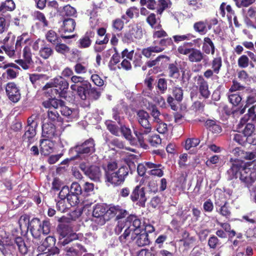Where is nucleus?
I'll use <instances>...</instances> for the list:
<instances>
[{"label":"nucleus","instance_id":"6e6d98bb","mask_svg":"<svg viewBox=\"0 0 256 256\" xmlns=\"http://www.w3.org/2000/svg\"><path fill=\"white\" fill-rule=\"evenodd\" d=\"M94 190V184L88 182H85L82 188V196H88Z\"/></svg>","mask_w":256,"mask_h":256},{"label":"nucleus","instance_id":"774afa93","mask_svg":"<svg viewBox=\"0 0 256 256\" xmlns=\"http://www.w3.org/2000/svg\"><path fill=\"white\" fill-rule=\"evenodd\" d=\"M64 14L68 16H74L76 14V8L70 4H67L63 7L62 8Z\"/></svg>","mask_w":256,"mask_h":256},{"label":"nucleus","instance_id":"f8f14e48","mask_svg":"<svg viewBox=\"0 0 256 256\" xmlns=\"http://www.w3.org/2000/svg\"><path fill=\"white\" fill-rule=\"evenodd\" d=\"M214 204L216 211L220 214L226 218H230L231 216L230 208L224 194H220L218 198L215 195Z\"/></svg>","mask_w":256,"mask_h":256},{"label":"nucleus","instance_id":"473e14b6","mask_svg":"<svg viewBox=\"0 0 256 256\" xmlns=\"http://www.w3.org/2000/svg\"><path fill=\"white\" fill-rule=\"evenodd\" d=\"M59 110L62 116L67 117L70 120H72L74 119H77L78 118V112L77 110L70 108L68 107L65 106L64 104L61 106Z\"/></svg>","mask_w":256,"mask_h":256},{"label":"nucleus","instance_id":"423d86ee","mask_svg":"<svg viewBox=\"0 0 256 256\" xmlns=\"http://www.w3.org/2000/svg\"><path fill=\"white\" fill-rule=\"evenodd\" d=\"M71 81L74 84L70 86V88L76 92L81 100H86L88 98L87 94L92 86L91 84L85 80L84 78L76 76H72Z\"/></svg>","mask_w":256,"mask_h":256},{"label":"nucleus","instance_id":"49530a36","mask_svg":"<svg viewBox=\"0 0 256 256\" xmlns=\"http://www.w3.org/2000/svg\"><path fill=\"white\" fill-rule=\"evenodd\" d=\"M105 124L107 129L112 134L116 136H119L120 128L117 125L113 124L112 120H106L105 122Z\"/></svg>","mask_w":256,"mask_h":256},{"label":"nucleus","instance_id":"9d476101","mask_svg":"<svg viewBox=\"0 0 256 256\" xmlns=\"http://www.w3.org/2000/svg\"><path fill=\"white\" fill-rule=\"evenodd\" d=\"M130 200L140 207L145 208L148 200L146 196V188L140 184L134 186L132 190Z\"/></svg>","mask_w":256,"mask_h":256},{"label":"nucleus","instance_id":"4468645a","mask_svg":"<svg viewBox=\"0 0 256 256\" xmlns=\"http://www.w3.org/2000/svg\"><path fill=\"white\" fill-rule=\"evenodd\" d=\"M108 212V205L105 204H97L92 211V216L96 218L95 222L99 226H104L108 219L106 218Z\"/></svg>","mask_w":256,"mask_h":256},{"label":"nucleus","instance_id":"052dcab7","mask_svg":"<svg viewBox=\"0 0 256 256\" xmlns=\"http://www.w3.org/2000/svg\"><path fill=\"white\" fill-rule=\"evenodd\" d=\"M256 102V93L252 94L248 96L246 104L244 107L240 110V113L243 114L245 112L246 108H248L250 104Z\"/></svg>","mask_w":256,"mask_h":256},{"label":"nucleus","instance_id":"4be33fe9","mask_svg":"<svg viewBox=\"0 0 256 256\" xmlns=\"http://www.w3.org/2000/svg\"><path fill=\"white\" fill-rule=\"evenodd\" d=\"M42 137L46 139H52L58 136V132L54 124L51 122L44 124L42 126Z\"/></svg>","mask_w":256,"mask_h":256},{"label":"nucleus","instance_id":"e2e57ef3","mask_svg":"<svg viewBox=\"0 0 256 256\" xmlns=\"http://www.w3.org/2000/svg\"><path fill=\"white\" fill-rule=\"evenodd\" d=\"M126 14L128 18L133 19L136 16L138 17L139 15V10L136 6H131L128 8L126 12Z\"/></svg>","mask_w":256,"mask_h":256},{"label":"nucleus","instance_id":"f03ea898","mask_svg":"<svg viewBox=\"0 0 256 256\" xmlns=\"http://www.w3.org/2000/svg\"><path fill=\"white\" fill-rule=\"evenodd\" d=\"M96 141L92 138H90L83 142H78L70 149L69 154L71 156L69 160H74L90 156L96 152Z\"/></svg>","mask_w":256,"mask_h":256},{"label":"nucleus","instance_id":"2eb2a0df","mask_svg":"<svg viewBox=\"0 0 256 256\" xmlns=\"http://www.w3.org/2000/svg\"><path fill=\"white\" fill-rule=\"evenodd\" d=\"M128 214V212L119 205H108V212L106 215L108 221L115 218L116 220H120L126 217Z\"/></svg>","mask_w":256,"mask_h":256},{"label":"nucleus","instance_id":"680f3d73","mask_svg":"<svg viewBox=\"0 0 256 256\" xmlns=\"http://www.w3.org/2000/svg\"><path fill=\"white\" fill-rule=\"evenodd\" d=\"M160 46H158L159 48H162V50L165 49L166 48L173 45V42L171 38L168 37L164 38H162L158 42Z\"/></svg>","mask_w":256,"mask_h":256},{"label":"nucleus","instance_id":"69168bd1","mask_svg":"<svg viewBox=\"0 0 256 256\" xmlns=\"http://www.w3.org/2000/svg\"><path fill=\"white\" fill-rule=\"evenodd\" d=\"M128 226V224L126 222V219L124 220H118L117 224L114 228V232L116 234L119 235L122 233V230L124 227Z\"/></svg>","mask_w":256,"mask_h":256},{"label":"nucleus","instance_id":"c756f323","mask_svg":"<svg viewBox=\"0 0 256 256\" xmlns=\"http://www.w3.org/2000/svg\"><path fill=\"white\" fill-rule=\"evenodd\" d=\"M86 176L92 180L99 181L102 176V172L99 166L95 165H91L88 166V170Z\"/></svg>","mask_w":256,"mask_h":256},{"label":"nucleus","instance_id":"9b49d317","mask_svg":"<svg viewBox=\"0 0 256 256\" xmlns=\"http://www.w3.org/2000/svg\"><path fill=\"white\" fill-rule=\"evenodd\" d=\"M58 231L60 236L62 237L60 238L59 242L60 243L62 246H65L69 244L73 240H81L83 238L82 234L80 233L76 234L72 232L68 234L67 232L68 227L64 224H58Z\"/></svg>","mask_w":256,"mask_h":256},{"label":"nucleus","instance_id":"dca6fc26","mask_svg":"<svg viewBox=\"0 0 256 256\" xmlns=\"http://www.w3.org/2000/svg\"><path fill=\"white\" fill-rule=\"evenodd\" d=\"M122 61L120 64H130V61L134 64H140L142 62V56L140 54H134V50H128V48L124 49L121 52Z\"/></svg>","mask_w":256,"mask_h":256},{"label":"nucleus","instance_id":"bb28decb","mask_svg":"<svg viewBox=\"0 0 256 256\" xmlns=\"http://www.w3.org/2000/svg\"><path fill=\"white\" fill-rule=\"evenodd\" d=\"M16 8V5L13 0H6L0 4V15L6 16L8 12H12Z\"/></svg>","mask_w":256,"mask_h":256},{"label":"nucleus","instance_id":"e433bc0d","mask_svg":"<svg viewBox=\"0 0 256 256\" xmlns=\"http://www.w3.org/2000/svg\"><path fill=\"white\" fill-rule=\"evenodd\" d=\"M182 237L180 242H182L184 246L186 248H190L196 240V237L190 236V233L186 230L182 232Z\"/></svg>","mask_w":256,"mask_h":256},{"label":"nucleus","instance_id":"4d7b16f0","mask_svg":"<svg viewBox=\"0 0 256 256\" xmlns=\"http://www.w3.org/2000/svg\"><path fill=\"white\" fill-rule=\"evenodd\" d=\"M193 38L194 36L190 33L183 35H174L172 36L174 42L176 44L184 40H189Z\"/></svg>","mask_w":256,"mask_h":256},{"label":"nucleus","instance_id":"2f4dec72","mask_svg":"<svg viewBox=\"0 0 256 256\" xmlns=\"http://www.w3.org/2000/svg\"><path fill=\"white\" fill-rule=\"evenodd\" d=\"M65 104L64 102L61 100L56 98V97H52L48 100L43 102L42 105L46 108H48L49 110H53L60 108L61 106Z\"/></svg>","mask_w":256,"mask_h":256},{"label":"nucleus","instance_id":"f257e3e1","mask_svg":"<svg viewBox=\"0 0 256 256\" xmlns=\"http://www.w3.org/2000/svg\"><path fill=\"white\" fill-rule=\"evenodd\" d=\"M228 180H236L238 178L244 187L250 191V188L256 180V170L252 171L251 168L242 161L235 160L226 172Z\"/></svg>","mask_w":256,"mask_h":256},{"label":"nucleus","instance_id":"ea45409f","mask_svg":"<svg viewBox=\"0 0 256 256\" xmlns=\"http://www.w3.org/2000/svg\"><path fill=\"white\" fill-rule=\"evenodd\" d=\"M54 54L53 50L50 47L49 44L46 42L45 44L42 48L39 51L40 56L46 60L48 58Z\"/></svg>","mask_w":256,"mask_h":256},{"label":"nucleus","instance_id":"5701e85b","mask_svg":"<svg viewBox=\"0 0 256 256\" xmlns=\"http://www.w3.org/2000/svg\"><path fill=\"white\" fill-rule=\"evenodd\" d=\"M95 36V32L92 30L87 31L77 42V46L80 48H89L92 43V39Z\"/></svg>","mask_w":256,"mask_h":256},{"label":"nucleus","instance_id":"58836bf2","mask_svg":"<svg viewBox=\"0 0 256 256\" xmlns=\"http://www.w3.org/2000/svg\"><path fill=\"white\" fill-rule=\"evenodd\" d=\"M14 243L17 246L18 251L20 254H25L28 253V247L22 237H16L14 239Z\"/></svg>","mask_w":256,"mask_h":256},{"label":"nucleus","instance_id":"09e8293b","mask_svg":"<svg viewBox=\"0 0 256 256\" xmlns=\"http://www.w3.org/2000/svg\"><path fill=\"white\" fill-rule=\"evenodd\" d=\"M228 98L229 102L234 106H239L242 100L241 96L238 92L229 94Z\"/></svg>","mask_w":256,"mask_h":256},{"label":"nucleus","instance_id":"c85d7f7f","mask_svg":"<svg viewBox=\"0 0 256 256\" xmlns=\"http://www.w3.org/2000/svg\"><path fill=\"white\" fill-rule=\"evenodd\" d=\"M136 234V236L134 237L132 236L131 239L133 240H136V243L138 246H144L150 244L148 234L146 232H142L141 230Z\"/></svg>","mask_w":256,"mask_h":256},{"label":"nucleus","instance_id":"79ce46f5","mask_svg":"<svg viewBox=\"0 0 256 256\" xmlns=\"http://www.w3.org/2000/svg\"><path fill=\"white\" fill-rule=\"evenodd\" d=\"M193 43L191 42H185L178 47V52L179 54H190L193 48Z\"/></svg>","mask_w":256,"mask_h":256},{"label":"nucleus","instance_id":"1a4fd4ad","mask_svg":"<svg viewBox=\"0 0 256 256\" xmlns=\"http://www.w3.org/2000/svg\"><path fill=\"white\" fill-rule=\"evenodd\" d=\"M140 4L146 6L148 10H156L158 14H162L164 10L172 5L170 0H140Z\"/></svg>","mask_w":256,"mask_h":256},{"label":"nucleus","instance_id":"f3484780","mask_svg":"<svg viewBox=\"0 0 256 256\" xmlns=\"http://www.w3.org/2000/svg\"><path fill=\"white\" fill-rule=\"evenodd\" d=\"M142 36L143 34L142 26L136 24L135 26H132L124 34L123 41L125 42L130 43L136 40L141 39Z\"/></svg>","mask_w":256,"mask_h":256},{"label":"nucleus","instance_id":"37998d69","mask_svg":"<svg viewBox=\"0 0 256 256\" xmlns=\"http://www.w3.org/2000/svg\"><path fill=\"white\" fill-rule=\"evenodd\" d=\"M222 242L215 235H211L208 241V245L210 248L216 250L218 247H220Z\"/></svg>","mask_w":256,"mask_h":256},{"label":"nucleus","instance_id":"a18cd8bd","mask_svg":"<svg viewBox=\"0 0 256 256\" xmlns=\"http://www.w3.org/2000/svg\"><path fill=\"white\" fill-rule=\"evenodd\" d=\"M48 119L54 122H62L63 119L60 116L58 111L54 108L53 110H48Z\"/></svg>","mask_w":256,"mask_h":256},{"label":"nucleus","instance_id":"3c124183","mask_svg":"<svg viewBox=\"0 0 256 256\" xmlns=\"http://www.w3.org/2000/svg\"><path fill=\"white\" fill-rule=\"evenodd\" d=\"M124 22L120 18H116L112 21V26L116 32H120L124 28Z\"/></svg>","mask_w":256,"mask_h":256},{"label":"nucleus","instance_id":"20e7f679","mask_svg":"<svg viewBox=\"0 0 256 256\" xmlns=\"http://www.w3.org/2000/svg\"><path fill=\"white\" fill-rule=\"evenodd\" d=\"M50 228L51 224L48 220H44L41 222L38 218H32L29 222L27 228L35 238H39L41 234H48L50 232Z\"/></svg>","mask_w":256,"mask_h":256},{"label":"nucleus","instance_id":"b1692460","mask_svg":"<svg viewBox=\"0 0 256 256\" xmlns=\"http://www.w3.org/2000/svg\"><path fill=\"white\" fill-rule=\"evenodd\" d=\"M126 219L128 226L132 228L131 230L133 232H140L144 230V225L142 224L141 220L136 214H130Z\"/></svg>","mask_w":256,"mask_h":256},{"label":"nucleus","instance_id":"c9c22d12","mask_svg":"<svg viewBox=\"0 0 256 256\" xmlns=\"http://www.w3.org/2000/svg\"><path fill=\"white\" fill-rule=\"evenodd\" d=\"M22 56L23 60H16V62H19L20 64H30L31 62L34 64L32 58V54L30 46H24L22 51Z\"/></svg>","mask_w":256,"mask_h":256},{"label":"nucleus","instance_id":"0eeeda50","mask_svg":"<svg viewBox=\"0 0 256 256\" xmlns=\"http://www.w3.org/2000/svg\"><path fill=\"white\" fill-rule=\"evenodd\" d=\"M54 88L50 89L48 94L50 98L56 97L65 98L69 87V84L64 78L62 76L56 78L54 79Z\"/></svg>","mask_w":256,"mask_h":256},{"label":"nucleus","instance_id":"4c0bfd02","mask_svg":"<svg viewBox=\"0 0 256 256\" xmlns=\"http://www.w3.org/2000/svg\"><path fill=\"white\" fill-rule=\"evenodd\" d=\"M76 26L75 20L70 18L64 19L63 21L62 30L64 33L74 31Z\"/></svg>","mask_w":256,"mask_h":256},{"label":"nucleus","instance_id":"cd10ccee","mask_svg":"<svg viewBox=\"0 0 256 256\" xmlns=\"http://www.w3.org/2000/svg\"><path fill=\"white\" fill-rule=\"evenodd\" d=\"M220 122L215 120H207L204 124L206 128L214 134H219L222 132Z\"/></svg>","mask_w":256,"mask_h":256},{"label":"nucleus","instance_id":"338daca9","mask_svg":"<svg viewBox=\"0 0 256 256\" xmlns=\"http://www.w3.org/2000/svg\"><path fill=\"white\" fill-rule=\"evenodd\" d=\"M131 228H132L130 226H127L124 230L123 234L119 236L118 240L120 242L125 243L126 242V240L130 236V234L133 231L132 230H131Z\"/></svg>","mask_w":256,"mask_h":256},{"label":"nucleus","instance_id":"bf43d9fd","mask_svg":"<svg viewBox=\"0 0 256 256\" xmlns=\"http://www.w3.org/2000/svg\"><path fill=\"white\" fill-rule=\"evenodd\" d=\"M162 51V48H159L158 46H150L147 48H144L142 50V54L146 57L148 58L150 56L152 52H159Z\"/></svg>","mask_w":256,"mask_h":256},{"label":"nucleus","instance_id":"aec40b11","mask_svg":"<svg viewBox=\"0 0 256 256\" xmlns=\"http://www.w3.org/2000/svg\"><path fill=\"white\" fill-rule=\"evenodd\" d=\"M217 23L218 20L216 18L212 20V23L206 20L204 21H198L194 24V29L200 34H204L207 32L208 30H210L212 28V24H216Z\"/></svg>","mask_w":256,"mask_h":256},{"label":"nucleus","instance_id":"ddd939ff","mask_svg":"<svg viewBox=\"0 0 256 256\" xmlns=\"http://www.w3.org/2000/svg\"><path fill=\"white\" fill-rule=\"evenodd\" d=\"M8 238L6 231L0 228V252L4 256H10L15 250L14 244L8 242Z\"/></svg>","mask_w":256,"mask_h":256},{"label":"nucleus","instance_id":"a211bd4d","mask_svg":"<svg viewBox=\"0 0 256 256\" xmlns=\"http://www.w3.org/2000/svg\"><path fill=\"white\" fill-rule=\"evenodd\" d=\"M16 41V36L11 32H9L7 36L3 40V45L1 48L10 56H14L15 53V46H14Z\"/></svg>","mask_w":256,"mask_h":256},{"label":"nucleus","instance_id":"8fccbe9b","mask_svg":"<svg viewBox=\"0 0 256 256\" xmlns=\"http://www.w3.org/2000/svg\"><path fill=\"white\" fill-rule=\"evenodd\" d=\"M55 50L56 52L62 54H66L70 52V48L66 44L58 42L55 44Z\"/></svg>","mask_w":256,"mask_h":256},{"label":"nucleus","instance_id":"7c9ffc66","mask_svg":"<svg viewBox=\"0 0 256 256\" xmlns=\"http://www.w3.org/2000/svg\"><path fill=\"white\" fill-rule=\"evenodd\" d=\"M54 144L49 139L40 140V150L44 156L48 155L53 150Z\"/></svg>","mask_w":256,"mask_h":256},{"label":"nucleus","instance_id":"0e129e2a","mask_svg":"<svg viewBox=\"0 0 256 256\" xmlns=\"http://www.w3.org/2000/svg\"><path fill=\"white\" fill-rule=\"evenodd\" d=\"M69 190L72 194H75L80 196L82 195V188L78 182H72Z\"/></svg>","mask_w":256,"mask_h":256},{"label":"nucleus","instance_id":"603ef678","mask_svg":"<svg viewBox=\"0 0 256 256\" xmlns=\"http://www.w3.org/2000/svg\"><path fill=\"white\" fill-rule=\"evenodd\" d=\"M150 114L152 116L154 121L156 122H160V120H162L160 118V116L161 113L158 110L157 106L155 104H152L150 107Z\"/></svg>","mask_w":256,"mask_h":256},{"label":"nucleus","instance_id":"6ab92c4d","mask_svg":"<svg viewBox=\"0 0 256 256\" xmlns=\"http://www.w3.org/2000/svg\"><path fill=\"white\" fill-rule=\"evenodd\" d=\"M6 91L9 100L13 102H17L20 99V90L14 82H8L6 86Z\"/></svg>","mask_w":256,"mask_h":256},{"label":"nucleus","instance_id":"864d4df0","mask_svg":"<svg viewBox=\"0 0 256 256\" xmlns=\"http://www.w3.org/2000/svg\"><path fill=\"white\" fill-rule=\"evenodd\" d=\"M200 142V140L198 138H189L186 140L184 148L186 150H188L192 148H195L198 146Z\"/></svg>","mask_w":256,"mask_h":256},{"label":"nucleus","instance_id":"de8ad7c7","mask_svg":"<svg viewBox=\"0 0 256 256\" xmlns=\"http://www.w3.org/2000/svg\"><path fill=\"white\" fill-rule=\"evenodd\" d=\"M100 95L101 92L98 90L97 88L91 86L86 96H88L87 99L92 101L96 100L100 98Z\"/></svg>","mask_w":256,"mask_h":256},{"label":"nucleus","instance_id":"72a5a7b5","mask_svg":"<svg viewBox=\"0 0 256 256\" xmlns=\"http://www.w3.org/2000/svg\"><path fill=\"white\" fill-rule=\"evenodd\" d=\"M205 57L206 56L200 50L193 48L188 55V60L192 62H198L204 60Z\"/></svg>","mask_w":256,"mask_h":256},{"label":"nucleus","instance_id":"a878e982","mask_svg":"<svg viewBox=\"0 0 256 256\" xmlns=\"http://www.w3.org/2000/svg\"><path fill=\"white\" fill-rule=\"evenodd\" d=\"M146 164L147 168L150 169L148 172L149 174L160 178L164 175V167L161 164H156L148 162H146Z\"/></svg>","mask_w":256,"mask_h":256},{"label":"nucleus","instance_id":"39448f33","mask_svg":"<svg viewBox=\"0 0 256 256\" xmlns=\"http://www.w3.org/2000/svg\"><path fill=\"white\" fill-rule=\"evenodd\" d=\"M38 116L32 114L27 120V124L24 128V134L22 136V142L27 146L34 143L36 135V129L38 126Z\"/></svg>","mask_w":256,"mask_h":256},{"label":"nucleus","instance_id":"a19ab883","mask_svg":"<svg viewBox=\"0 0 256 256\" xmlns=\"http://www.w3.org/2000/svg\"><path fill=\"white\" fill-rule=\"evenodd\" d=\"M33 16L34 20L38 21L42 27L46 28L48 26L49 22L43 12L36 10L34 12Z\"/></svg>","mask_w":256,"mask_h":256},{"label":"nucleus","instance_id":"5fc2aeb1","mask_svg":"<svg viewBox=\"0 0 256 256\" xmlns=\"http://www.w3.org/2000/svg\"><path fill=\"white\" fill-rule=\"evenodd\" d=\"M148 142L151 146L153 147H158L161 144L162 139L159 135L155 134L148 138Z\"/></svg>","mask_w":256,"mask_h":256},{"label":"nucleus","instance_id":"412c9836","mask_svg":"<svg viewBox=\"0 0 256 256\" xmlns=\"http://www.w3.org/2000/svg\"><path fill=\"white\" fill-rule=\"evenodd\" d=\"M196 80L197 88L200 96L205 99L209 98L210 92L208 90V84L206 80L202 76L196 77Z\"/></svg>","mask_w":256,"mask_h":256},{"label":"nucleus","instance_id":"393cba45","mask_svg":"<svg viewBox=\"0 0 256 256\" xmlns=\"http://www.w3.org/2000/svg\"><path fill=\"white\" fill-rule=\"evenodd\" d=\"M74 34L65 35L64 34H62L59 37L57 34L54 30H49L46 34V40L54 45L58 42H62L61 38L63 39H70L74 38Z\"/></svg>","mask_w":256,"mask_h":256},{"label":"nucleus","instance_id":"c03bdc74","mask_svg":"<svg viewBox=\"0 0 256 256\" xmlns=\"http://www.w3.org/2000/svg\"><path fill=\"white\" fill-rule=\"evenodd\" d=\"M249 137L242 134H236L234 135L233 140L236 142L238 144L246 146L248 144Z\"/></svg>","mask_w":256,"mask_h":256},{"label":"nucleus","instance_id":"6e6552de","mask_svg":"<svg viewBox=\"0 0 256 256\" xmlns=\"http://www.w3.org/2000/svg\"><path fill=\"white\" fill-rule=\"evenodd\" d=\"M130 167L127 166H123L118 170L112 173H108L105 176L106 182L112 184L114 186H118L122 184L125 181L126 178L129 172Z\"/></svg>","mask_w":256,"mask_h":256},{"label":"nucleus","instance_id":"13d9d810","mask_svg":"<svg viewBox=\"0 0 256 256\" xmlns=\"http://www.w3.org/2000/svg\"><path fill=\"white\" fill-rule=\"evenodd\" d=\"M80 196L78 194L70 192L67 201L71 206H75L80 202Z\"/></svg>","mask_w":256,"mask_h":256},{"label":"nucleus","instance_id":"7ed1b4c3","mask_svg":"<svg viewBox=\"0 0 256 256\" xmlns=\"http://www.w3.org/2000/svg\"><path fill=\"white\" fill-rule=\"evenodd\" d=\"M150 119V115L146 111L140 110L136 112V120L140 127L134 130V134L140 145L143 148L148 146L144 143V136L150 133L152 130Z\"/></svg>","mask_w":256,"mask_h":256},{"label":"nucleus","instance_id":"f704fd0d","mask_svg":"<svg viewBox=\"0 0 256 256\" xmlns=\"http://www.w3.org/2000/svg\"><path fill=\"white\" fill-rule=\"evenodd\" d=\"M64 250L68 256H78L79 254L78 250L84 252L86 250L83 246L78 243L74 244L73 246H66Z\"/></svg>","mask_w":256,"mask_h":256}]
</instances>
